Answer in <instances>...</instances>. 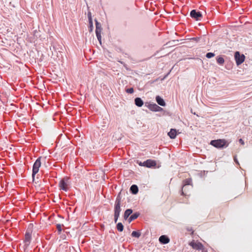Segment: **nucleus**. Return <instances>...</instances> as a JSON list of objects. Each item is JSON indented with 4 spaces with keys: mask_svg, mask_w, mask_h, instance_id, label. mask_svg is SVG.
Returning <instances> with one entry per match:
<instances>
[{
    "mask_svg": "<svg viewBox=\"0 0 252 252\" xmlns=\"http://www.w3.org/2000/svg\"><path fill=\"white\" fill-rule=\"evenodd\" d=\"M132 213V210L131 209H127L125 211L124 213V219L126 220L128 217H129V216Z\"/></svg>",
    "mask_w": 252,
    "mask_h": 252,
    "instance_id": "nucleus-18",
    "label": "nucleus"
},
{
    "mask_svg": "<svg viewBox=\"0 0 252 252\" xmlns=\"http://www.w3.org/2000/svg\"><path fill=\"white\" fill-rule=\"evenodd\" d=\"M26 238L27 240H29V241H30V235L29 233H26Z\"/></svg>",
    "mask_w": 252,
    "mask_h": 252,
    "instance_id": "nucleus-26",
    "label": "nucleus"
},
{
    "mask_svg": "<svg viewBox=\"0 0 252 252\" xmlns=\"http://www.w3.org/2000/svg\"><path fill=\"white\" fill-rule=\"evenodd\" d=\"M239 142H240L242 145H244V142L242 139H239Z\"/></svg>",
    "mask_w": 252,
    "mask_h": 252,
    "instance_id": "nucleus-29",
    "label": "nucleus"
},
{
    "mask_svg": "<svg viewBox=\"0 0 252 252\" xmlns=\"http://www.w3.org/2000/svg\"><path fill=\"white\" fill-rule=\"evenodd\" d=\"M156 100H157V103L158 105L161 106H165V103L164 102V100L163 98H161V97L159 95H157V97H156Z\"/></svg>",
    "mask_w": 252,
    "mask_h": 252,
    "instance_id": "nucleus-12",
    "label": "nucleus"
},
{
    "mask_svg": "<svg viewBox=\"0 0 252 252\" xmlns=\"http://www.w3.org/2000/svg\"><path fill=\"white\" fill-rule=\"evenodd\" d=\"M210 144L217 148H222L228 146V143L224 139L213 140L210 142Z\"/></svg>",
    "mask_w": 252,
    "mask_h": 252,
    "instance_id": "nucleus-2",
    "label": "nucleus"
},
{
    "mask_svg": "<svg viewBox=\"0 0 252 252\" xmlns=\"http://www.w3.org/2000/svg\"><path fill=\"white\" fill-rule=\"evenodd\" d=\"M130 190L132 193L133 194H136L138 192L137 186L135 185H133L130 187Z\"/></svg>",
    "mask_w": 252,
    "mask_h": 252,
    "instance_id": "nucleus-16",
    "label": "nucleus"
},
{
    "mask_svg": "<svg viewBox=\"0 0 252 252\" xmlns=\"http://www.w3.org/2000/svg\"><path fill=\"white\" fill-rule=\"evenodd\" d=\"M191 182V181L189 179H186L185 181H184V183H185V184H184V186L183 187L182 189V194L184 195V190H186V186L189 185L190 183Z\"/></svg>",
    "mask_w": 252,
    "mask_h": 252,
    "instance_id": "nucleus-15",
    "label": "nucleus"
},
{
    "mask_svg": "<svg viewBox=\"0 0 252 252\" xmlns=\"http://www.w3.org/2000/svg\"><path fill=\"white\" fill-rule=\"evenodd\" d=\"M235 60L237 65H239L244 63L245 56L244 54H241L239 52H236L235 53Z\"/></svg>",
    "mask_w": 252,
    "mask_h": 252,
    "instance_id": "nucleus-6",
    "label": "nucleus"
},
{
    "mask_svg": "<svg viewBox=\"0 0 252 252\" xmlns=\"http://www.w3.org/2000/svg\"><path fill=\"white\" fill-rule=\"evenodd\" d=\"M90 31L91 32L92 31V29L93 28V22L92 21V25H90Z\"/></svg>",
    "mask_w": 252,
    "mask_h": 252,
    "instance_id": "nucleus-28",
    "label": "nucleus"
},
{
    "mask_svg": "<svg viewBox=\"0 0 252 252\" xmlns=\"http://www.w3.org/2000/svg\"><path fill=\"white\" fill-rule=\"evenodd\" d=\"M148 108L150 110L154 112H158L161 109L160 107L158 106L156 103L151 104L149 105Z\"/></svg>",
    "mask_w": 252,
    "mask_h": 252,
    "instance_id": "nucleus-10",
    "label": "nucleus"
},
{
    "mask_svg": "<svg viewBox=\"0 0 252 252\" xmlns=\"http://www.w3.org/2000/svg\"><path fill=\"white\" fill-rule=\"evenodd\" d=\"M133 92H134V91H133V88H130L126 90V92L128 94H133Z\"/></svg>",
    "mask_w": 252,
    "mask_h": 252,
    "instance_id": "nucleus-25",
    "label": "nucleus"
},
{
    "mask_svg": "<svg viewBox=\"0 0 252 252\" xmlns=\"http://www.w3.org/2000/svg\"><path fill=\"white\" fill-rule=\"evenodd\" d=\"M134 104L138 107H141L143 105V101L139 97H137L134 99Z\"/></svg>",
    "mask_w": 252,
    "mask_h": 252,
    "instance_id": "nucleus-14",
    "label": "nucleus"
},
{
    "mask_svg": "<svg viewBox=\"0 0 252 252\" xmlns=\"http://www.w3.org/2000/svg\"><path fill=\"white\" fill-rule=\"evenodd\" d=\"M189 246L192 247V249L198 251L204 249V246L198 241L192 240L189 243Z\"/></svg>",
    "mask_w": 252,
    "mask_h": 252,
    "instance_id": "nucleus-4",
    "label": "nucleus"
},
{
    "mask_svg": "<svg viewBox=\"0 0 252 252\" xmlns=\"http://www.w3.org/2000/svg\"><path fill=\"white\" fill-rule=\"evenodd\" d=\"M214 56H215V54L213 53L208 52L206 54V58L210 59V58L214 57Z\"/></svg>",
    "mask_w": 252,
    "mask_h": 252,
    "instance_id": "nucleus-23",
    "label": "nucleus"
},
{
    "mask_svg": "<svg viewBox=\"0 0 252 252\" xmlns=\"http://www.w3.org/2000/svg\"><path fill=\"white\" fill-rule=\"evenodd\" d=\"M142 163H143V162H140V163H139V165H140V166H143V165H142Z\"/></svg>",
    "mask_w": 252,
    "mask_h": 252,
    "instance_id": "nucleus-31",
    "label": "nucleus"
},
{
    "mask_svg": "<svg viewBox=\"0 0 252 252\" xmlns=\"http://www.w3.org/2000/svg\"><path fill=\"white\" fill-rule=\"evenodd\" d=\"M140 235V233L137 231H133L131 232V236L133 237L139 238Z\"/></svg>",
    "mask_w": 252,
    "mask_h": 252,
    "instance_id": "nucleus-20",
    "label": "nucleus"
},
{
    "mask_svg": "<svg viewBox=\"0 0 252 252\" xmlns=\"http://www.w3.org/2000/svg\"><path fill=\"white\" fill-rule=\"evenodd\" d=\"M217 63L220 64H222L224 63V60L222 57H219L217 60Z\"/></svg>",
    "mask_w": 252,
    "mask_h": 252,
    "instance_id": "nucleus-21",
    "label": "nucleus"
},
{
    "mask_svg": "<svg viewBox=\"0 0 252 252\" xmlns=\"http://www.w3.org/2000/svg\"><path fill=\"white\" fill-rule=\"evenodd\" d=\"M139 216V214L136 213L130 216V217L129 218V220H128V221H129V222H130L133 220H136L137 218Z\"/></svg>",
    "mask_w": 252,
    "mask_h": 252,
    "instance_id": "nucleus-17",
    "label": "nucleus"
},
{
    "mask_svg": "<svg viewBox=\"0 0 252 252\" xmlns=\"http://www.w3.org/2000/svg\"><path fill=\"white\" fill-rule=\"evenodd\" d=\"M121 212V198L118 196L116 198L115 204L114 209V219L115 222L118 221V217H119L120 213Z\"/></svg>",
    "mask_w": 252,
    "mask_h": 252,
    "instance_id": "nucleus-1",
    "label": "nucleus"
},
{
    "mask_svg": "<svg viewBox=\"0 0 252 252\" xmlns=\"http://www.w3.org/2000/svg\"><path fill=\"white\" fill-rule=\"evenodd\" d=\"M234 161H235V162H237V164H239L237 159L235 157H234Z\"/></svg>",
    "mask_w": 252,
    "mask_h": 252,
    "instance_id": "nucleus-30",
    "label": "nucleus"
},
{
    "mask_svg": "<svg viewBox=\"0 0 252 252\" xmlns=\"http://www.w3.org/2000/svg\"><path fill=\"white\" fill-rule=\"evenodd\" d=\"M142 165L148 168H151L156 165V161L152 159H148L142 163Z\"/></svg>",
    "mask_w": 252,
    "mask_h": 252,
    "instance_id": "nucleus-9",
    "label": "nucleus"
},
{
    "mask_svg": "<svg viewBox=\"0 0 252 252\" xmlns=\"http://www.w3.org/2000/svg\"><path fill=\"white\" fill-rule=\"evenodd\" d=\"M41 158H39L35 160L34 165H32V182L34 180L33 177L34 175L38 173L39 168L41 166Z\"/></svg>",
    "mask_w": 252,
    "mask_h": 252,
    "instance_id": "nucleus-3",
    "label": "nucleus"
},
{
    "mask_svg": "<svg viewBox=\"0 0 252 252\" xmlns=\"http://www.w3.org/2000/svg\"><path fill=\"white\" fill-rule=\"evenodd\" d=\"M188 230L189 231H190V232H191V235H192V234H193V230H192V228H188Z\"/></svg>",
    "mask_w": 252,
    "mask_h": 252,
    "instance_id": "nucleus-27",
    "label": "nucleus"
},
{
    "mask_svg": "<svg viewBox=\"0 0 252 252\" xmlns=\"http://www.w3.org/2000/svg\"><path fill=\"white\" fill-rule=\"evenodd\" d=\"M158 241L160 243L165 244L170 242V239L166 235H161L159 237Z\"/></svg>",
    "mask_w": 252,
    "mask_h": 252,
    "instance_id": "nucleus-11",
    "label": "nucleus"
},
{
    "mask_svg": "<svg viewBox=\"0 0 252 252\" xmlns=\"http://www.w3.org/2000/svg\"><path fill=\"white\" fill-rule=\"evenodd\" d=\"M168 135L171 139H174L177 135V130L176 129H171L170 132H168Z\"/></svg>",
    "mask_w": 252,
    "mask_h": 252,
    "instance_id": "nucleus-13",
    "label": "nucleus"
},
{
    "mask_svg": "<svg viewBox=\"0 0 252 252\" xmlns=\"http://www.w3.org/2000/svg\"><path fill=\"white\" fill-rule=\"evenodd\" d=\"M190 16H191L192 18L195 19V20L198 21L200 20L202 17V14L199 12H197L195 10H192L190 12Z\"/></svg>",
    "mask_w": 252,
    "mask_h": 252,
    "instance_id": "nucleus-8",
    "label": "nucleus"
},
{
    "mask_svg": "<svg viewBox=\"0 0 252 252\" xmlns=\"http://www.w3.org/2000/svg\"><path fill=\"white\" fill-rule=\"evenodd\" d=\"M116 228L119 231L122 232L124 230V225L121 222H119L116 225Z\"/></svg>",
    "mask_w": 252,
    "mask_h": 252,
    "instance_id": "nucleus-19",
    "label": "nucleus"
},
{
    "mask_svg": "<svg viewBox=\"0 0 252 252\" xmlns=\"http://www.w3.org/2000/svg\"><path fill=\"white\" fill-rule=\"evenodd\" d=\"M63 224H57V228L58 231H59V233H61L62 231V227L63 226Z\"/></svg>",
    "mask_w": 252,
    "mask_h": 252,
    "instance_id": "nucleus-24",
    "label": "nucleus"
},
{
    "mask_svg": "<svg viewBox=\"0 0 252 252\" xmlns=\"http://www.w3.org/2000/svg\"><path fill=\"white\" fill-rule=\"evenodd\" d=\"M95 24H96V35L97 37V39H98L100 44H101V32L102 31V29L101 28L100 24L97 22V20H95Z\"/></svg>",
    "mask_w": 252,
    "mask_h": 252,
    "instance_id": "nucleus-7",
    "label": "nucleus"
},
{
    "mask_svg": "<svg viewBox=\"0 0 252 252\" xmlns=\"http://www.w3.org/2000/svg\"><path fill=\"white\" fill-rule=\"evenodd\" d=\"M68 178H65L63 179L62 180L60 181L59 183V187L60 189H63V190L66 191L68 189Z\"/></svg>",
    "mask_w": 252,
    "mask_h": 252,
    "instance_id": "nucleus-5",
    "label": "nucleus"
},
{
    "mask_svg": "<svg viewBox=\"0 0 252 252\" xmlns=\"http://www.w3.org/2000/svg\"><path fill=\"white\" fill-rule=\"evenodd\" d=\"M88 18L89 20V24L92 25V18L91 16V13L90 12H89L88 13Z\"/></svg>",
    "mask_w": 252,
    "mask_h": 252,
    "instance_id": "nucleus-22",
    "label": "nucleus"
}]
</instances>
